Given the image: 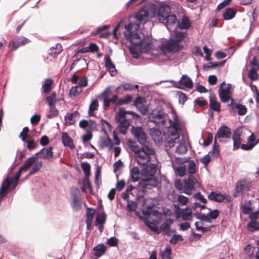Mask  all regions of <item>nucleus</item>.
<instances>
[{"label": "nucleus", "mask_w": 259, "mask_h": 259, "mask_svg": "<svg viewBox=\"0 0 259 259\" xmlns=\"http://www.w3.org/2000/svg\"><path fill=\"white\" fill-rule=\"evenodd\" d=\"M131 132L135 139L143 146L140 148L136 143L133 142L130 145L131 149L135 153L138 164L144 165L150 160V156L152 155L154 151L148 146L145 145L147 143V135L142 127L132 126Z\"/></svg>", "instance_id": "f257e3e1"}, {"label": "nucleus", "mask_w": 259, "mask_h": 259, "mask_svg": "<svg viewBox=\"0 0 259 259\" xmlns=\"http://www.w3.org/2000/svg\"><path fill=\"white\" fill-rule=\"evenodd\" d=\"M134 26H135L136 30H138L139 28V25L131 23L128 25H125L124 28L126 30L124 31V34L125 37L128 40L132 45L138 47L141 44L143 39H142L139 34L132 30Z\"/></svg>", "instance_id": "f03ea898"}, {"label": "nucleus", "mask_w": 259, "mask_h": 259, "mask_svg": "<svg viewBox=\"0 0 259 259\" xmlns=\"http://www.w3.org/2000/svg\"><path fill=\"white\" fill-rule=\"evenodd\" d=\"M181 131L179 123L176 120L172 126L168 127L167 131L164 134L165 141L167 144H172L178 142L180 136L179 133Z\"/></svg>", "instance_id": "7ed1b4c3"}, {"label": "nucleus", "mask_w": 259, "mask_h": 259, "mask_svg": "<svg viewBox=\"0 0 259 259\" xmlns=\"http://www.w3.org/2000/svg\"><path fill=\"white\" fill-rule=\"evenodd\" d=\"M166 114L161 109H154L148 115L149 121L156 126H162L166 121Z\"/></svg>", "instance_id": "20e7f679"}, {"label": "nucleus", "mask_w": 259, "mask_h": 259, "mask_svg": "<svg viewBox=\"0 0 259 259\" xmlns=\"http://www.w3.org/2000/svg\"><path fill=\"white\" fill-rule=\"evenodd\" d=\"M124 112L119 111L115 116V121L118 123V130L120 133L125 135L127 133L128 127L130 126L131 119L124 116Z\"/></svg>", "instance_id": "39448f33"}, {"label": "nucleus", "mask_w": 259, "mask_h": 259, "mask_svg": "<svg viewBox=\"0 0 259 259\" xmlns=\"http://www.w3.org/2000/svg\"><path fill=\"white\" fill-rule=\"evenodd\" d=\"M184 187L183 193L187 195L192 194L193 191L200 187L199 183L196 178L193 175H189L188 178L184 181Z\"/></svg>", "instance_id": "423d86ee"}, {"label": "nucleus", "mask_w": 259, "mask_h": 259, "mask_svg": "<svg viewBox=\"0 0 259 259\" xmlns=\"http://www.w3.org/2000/svg\"><path fill=\"white\" fill-rule=\"evenodd\" d=\"M207 209L209 210V212L206 214L196 212L194 215L197 219L201 221L211 223L212 222L213 220L218 218L220 215V211L217 209L213 210L210 208Z\"/></svg>", "instance_id": "0eeeda50"}, {"label": "nucleus", "mask_w": 259, "mask_h": 259, "mask_svg": "<svg viewBox=\"0 0 259 259\" xmlns=\"http://www.w3.org/2000/svg\"><path fill=\"white\" fill-rule=\"evenodd\" d=\"M251 182L246 180L238 181L235 185L233 196L236 197L242 195L243 193L248 191L251 188Z\"/></svg>", "instance_id": "6e6552de"}, {"label": "nucleus", "mask_w": 259, "mask_h": 259, "mask_svg": "<svg viewBox=\"0 0 259 259\" xmlns=\"http://www.w3.org/2000/svg\"><path fill=\"white\" fill-rule=\"evenodd\" d=\"M183 48V45L170 39L162 46L161 49L164 53L174 54L181 50Z\"/></svg>", "instance_id": "1a4fd4ad"}, {"label": "nucleus", "mask_w": 259, "mask_h": 259, "mask_svg": "<svg viewBox=\"0 0 259 259\" xmlns=\"http://www.w3.org/2000/svg\"><path fill=\"white\" fill-rule=\"evenodd\" d=\"M161 22L166 27L170 33L174 30H176L179 25V21L174 14H170L165 18V20Z\"/></svg>", "instance_id": "9d476101"}, {"label": "nucleus", "mask_w": 259, "mask_h": 259, "mask_svg": "<svg viewBox=\"0 0 259 259\" xmlns=\"http://www.w3.org/2000/svg\"><path fill=\"white\" fill-rule=\"evenodd\" d=\"M174 86L178 89L185 90L192 89L193 83L191 78L186 74H184L178 81H174Z\"/></svg>", "instance_id": "9b49d317"}, {"label": "nucleus", "mask_w": 259, "mask_h": 259, "mask_svg": "<svg viewBox=\"0 0 259 259\" xmlns=\"http://www.w3.org/2000/svg\"><path fill=\"white\" fill-rule=\"evenodd\" d=\"M225 81H223L220 85V88L219 89V96L220 98L221 101L223 103H227L228 102L231 97V84L230 83H228L227 84V87L223 88L222 86L224 85Z\"/></svg>", "instance_id": "f8f14e48"}, {"label": "nucleus", "mask_w": 259, "mask_h": 259, "mask_svg": "<svg viewBox=\"0 0 259 259\" xmlns=\"http://www.w3.org/2000/svg\"><path fill=\"white\" fill-rule=\"evenodd\" d=\"M146 103V101L144 97L138 96L134 101V105L142 114L145 115L148 112V109Z\"/></svg>", "instance_id": "ddd939ff"}, {"label": "nucleus", "mask_w": 259, "mask_h": 259, "mask_svg": "<svg viewBox=\"0 0 259 259\" xmlns=\"http://www.w3.org/2000/svg\"><path fill=\"white\" fill-rule=\"evenodd\" d=\"M30 40L24 36H19L15 40H11L9 42V47L12 51L16 50L19 47L24 46L28 43Z\"/></svg>", "instance_id": "4468645a"}, {"label": "nucleus", "mask_w": 259, "mask_h": 259, "mask_svg": "<svg viewBox=\"0 0 259 259\" xmlns=\"http://www.w3.org/2000/svg\"><path fill=\"white\" fill-rule=\"evenodd\" d=\"M232 133L231 129L226 125H221L215 135L214 139L230 138L231 137Z\"/></svg>", "instance_id": "2eb2a0df"}, {"label": "nucleus", "mask_w": 259, "mask_h": 259, "mask_svg": "<svg viewBox=\"0 0 259 259\" xmlns=\"http://www.w3.org/2000/svg\"><path fill=\"white\" fill-rule=\"evenodd\" d=\"M171 13V7L168 5H161L158 8L157 16L159 21L165 20V18Z\"/></svg>", "instance_id": "dca6fc26"}, {"label": "nucleus", "mask_w": 259, "mask_h": 259, "mask_svg": "<svg viewBox=\"0 0 259 259\" xmlns=\"http://www.w3.org/2000/svg\"><path fill=\"white\" fill-rule=\"evenodd\" d=\"M71 198L72 199V207L75 211H78L81 209L82 204L80 202V192L78 189H76L75 192L71 193Z\"/></svg>", "instance_id": "f3484780"}, {"label": "nucleus", "mask_w": 259, "mask_h": 259, "mask_svg": "<svg viewBox=\"0 0 259 259\" xmlns=\"http://www.w3.org/2000/svg\"><path fill=\"white\" fill-rule=\"evenodd\" d=\"M209 200L214 201L217 202H222L225 199H227V201H230L231 198L230 196L227 195L225 194H222L218 193L216 191H212L208 196Z\"/></svg>", "instance_id": "a211bd4d"}, {"label": "nucleus", "mask_w": 259, "mask_h": 259, "mask_svg": "<svg viewBox=\"0 0 259 259\" xmlns=\"http://www.w3.org/2000/svg\"><path fill=\"white\" fill-rule=\"evenodd\" d=\"M35 155L38 157V158L50 159L53 156V147L49 146L47 148H42L39 151L36 152Z\"/></svg>", "instance_id": "6ab92c4d"}, {"label": "nucleus", "mask_w": 259, "mask_h": 259, "mask_svg": "<svg viewBox=\"0 0 259 259\" xmlns=\"http://www.w3.org/2000/svg\"><path fill=\"white\" fill-rule=\"evenodd\" d=\"M170 147H174L176 145V152L180 154H184L187 151V148L185 145L183 139L180 141L179 138V141L174 142L172 144H168Z\"/></svg>", "instance_id": "aec40b11"}, {"label": "nucleus", "mask_w": 259, "mask_h": 259, "mask_svg": "<svg viewBox=\"0 0 259 259\" xmlns=\"http://www.w3.org/2000/svg\"><path fill=\"white\" fill-rule=\"evenodd\" d=\"M157 171V165L153 163L147 165L142 169V174L145 176L154 177Z\"/></svg>", "instance_id": "412c9836"}, {"label": "nucleus", "mask_w": 259, "mask_h": 259, "mask_svg": "<svg viewBox=\"0 0 259 259\" xmlns=\"http://www.w3.org/2000/svg\"><path fill=\"white\" fill-rule=\"evenodd\" d=\"M106 69L110 72L111 76H114L116 74V70L115 65L112 62L109 55L106 56L104 59Z\"/></svg>", "instance_id": "4be33fe9"}, {"label": "nucleus", "mask_w": 259, "mask_h": 259, "mask_svg": "<svg viewBox=\"0 0 259 259\" xmlns=\"http://www.w3.org/2000/svg\"><path fill=\"white\" fill-rule=\"evenodd\" d=\"M157 182V179L154 176L143 179L141 184L146 188L150 189L151 187L156 186Z\"/></svg>", "instance_id": "5701e85b"}, {"label": "nucleus", "mask_w": 259, "mask_h": 259, "mask_svg": "<svg viewBox=\"0 0 259 259\" xmlns=\"http://www.w3.org/2000/svg\"><path fill=\"white\" fill-rule=\"evenodd\" d=\"M154 45L151 40L143 39L141 44L138 47L139 49L143 53H147L151 50L153 49Z\"/></svg>", "instance_id": "b1692460"}, {"label": "nucleus", "mask_w": 259, "mask_h": 259, "mask_svg": "<svg viewBox=\"0 0 259 259\" xmlns=\"http://www.w3.org/2000/svg\"><path fill=\"white\" fill-rule=\"evenodd\" d=\"M174 223V220L172 219H166L164 223L160 226V230L166 236H169V231L170 229L171 225Z\"/></svg>", "instance_id": "393cba45"}, {"label": "nucleus", "mask_w": 259, "mask_h": 259, "mask_svg": "<svg viewBox=\"0 0 259 259\" xmlns=\"http://www.w3.org/2000/svg\"><path fill=\"white\" fill-rule=\"evenodd\" d=\"M180 218H182L184 221H190L192 219V212L190 207H186L182 210L180 213Z\"/></svg>", "instance_id": "a878e982"}, {"label": "nucleus", "mask_w": 259, "mask_h": 259, "mask_svg": "<svg viewBox=\"0 0 259 259\" xmlns=\"http://www.w3.org/2000/svg\"><path fill=\"white\" fill-rule=\"evenodd\" d=\"M62 141L65 146H67L71 149L74 148L72 139L66 132H63L62 133Z\"/></svg>", "instance_id": "bb28decb"}, {"label": "nucleus", "mask_w": 259, "mask_h": 259, "mask_svg": "<svg viewBox=\"0 0 259 259\" xmlns=\"http://www.w3.org/2000/svg\"><path fill=\"white\" fill-rule=\"evenodd\" d=\"M62 47L61 44L58 43L56 45L55 47H53L49 51L48 54L55 58L57 57L62 51Z\"/></svg>", "instance_id": "cd10ccee"}, {"label": "nucleus", "mask_w": 259, "mask_h": 259, "mask_svg": "<svg viewBox=\"0 0 259 259\" xmlns=\"http://www.w3.org/2000/svg\"><path fill=\"white\" fill-rule=\"evenodd\" d=\"M107 247L103 244H98L94 247V255L99 257L103 255L106 250Z\"/></svg>", "instance_id": "c85d7f7f"}, {"label": "nucleus", "mask_w": 259, "mask_h": 259, "mask_svg": "<svg viewBox=\"0 0 259 259\" xmlns=\"http://www.w3.org/2000/svg\"><path fill=\"white\" fill-rule=\"evenodd\" d=\"M209 98L210 108L214 111L220 112L221 111V105L220 103L216 101L215 98L213 95H210Z\"/></svg>", "instance_id": "c756f323"}, {"label": "nucleus", "mask_w": 259, "mask_h": 259, "mask_svg": "<svg viewBox=\"0 0 259 259\" xmlns=\"http://www.w3.org/2000/svg\"><path fill=\"white\" fill-rule=\"evenodd\" d=\"M138 85L133 84L128 82H122L117 88V90L123 89L125 91H131L138 89Z\"/></svg>", "instance_id": "7c9ffc66"}, {"label": "nucleus", "mask_w": 259, "mask_h": 259, "mask_svg": "<svg viewBox=\"0 0 259 259\" xmlns=\"http://www.w3.org/2000/svg\"><path fill=\"white\" fill-rule=\"evenodd\" d=\"M99 103L97 100H93L89 106L88 111V115L90 117L94 116L95 114L94 112L97 111L98 109Z\"/></svg>", "instance_id": "2f4dec72"}, {"label": "nucleus", "mask_w": 259, "mask_h": 259, "mask_svg": "<svg viewBox=\"0 0 259 259\" xmlns=\"http://www.w3.org/2000/svg\"><path fill=\"white\" fill-rule=\"evenodd\" d=\"M235 10L232 8H227L223 13V16L225 20H229L233 19L236 15Z\"/></svg>", "instance_id": "473e14b6"}, {"label": "nucleus", "mask_w": 259, "mask_h": 259, "mask_svg": "<svg viewBox=\"0 0 259 259\" xmlns=\"http://www.w3.org/2000/svg\"><path fill=\"white\" fill-rule=\"evenodd\" d=\"M136 19L141 22L146 21L148 18V13L147 11L142 10L139 11L135 16Z\"/></svg>", "instance_id": "72a5a7b5"}, {"label": "nucleus", "mask_w": 259, "mask_h": 259, "mask_svg": "<svg viewBox=\"0 0 259 259\" xmlns=\"http://www.w3.org/2000/svg\"><path fill=\"white\" fill-rule=\"evenodd\" d=\"M171 36H172V38L170 39L177 42L180 44L184 38V34L182 32L177 31L176 30H174L171 33H170Z\"/></svg>", "instance_id": "f704fd0d"}, {"label": "nucleus", "mask_w": 259, "mask_h": 259, "mask_svg": "<svg viewBox=\"0 0 259 259\" xmlns=\"http://www.w3.org/2000/svg\"><path fill=\"white\" fill-rule=\"evenodd\" d=\"M53 83V80L52 79L49 78L47 79L44 83L42 85V91H41V93H48L52 89V85Z\"/></svg>", "instance_id": "c9c22d12"}, {"label": "nucleus", "mask_w": 259, "mask_h": 259, "mask_svg": "<svg viewBox=\"0 0 259 259\" xmlns=\"http://www.w3.org/2000/svg\"><path fill=\"white\" fill-rule=\"evenodd\" d=\"M109 26L107 25H105L101 27H99L97 28L95 32H94V34H100V36L101 38H108L110 33L108 32H105L103 33H101V31L106 30L108 28Z\"/></svg>", "instance_id": "e433bc0d"}, {"label": "nucleus", "mask_w": 259, "mask_h": 259, "mask_svg": "<svg viewBox=\"0 0 259 259\" xmlns=\"http://www.w3.org/2000/svg\"><path fill=\"white\" fill-rule=\"evenodd\" d=\"M131 179L133 182H137L139 179V175H140L139 168L138 166H134L130 171Z\"/></svg>", "instance_id": "4c0bfd02"}, {"label": "nucleus", "mask_w": 259, "mask_h": 259, "mask_svg": "<svg viewBox=\"0 0 259 259\" xmlns=\"http://www.w3.org/2000/svg\"><path fill=\"white\" fill-rule=\"evenodd\" d=\"M106 215L104 212L99 213L96 218V226L103 225L106 222Z\"/></svg>", "instance_id": "58836bf2"}, {"label": "nucleus", "mask_w": 259, "mask_h": 259, "mask_svg": "<svg viewBox=\"0 0 259 259\" xmlns=\"http://www.w3.org/2000/svg\"><path fill=\"white\" fill-rule=\"evenodd\" d=\"M59 114V111L56 108L55 106H50L47 113V117L49 118H53L57 117Z\"/></svg>", "instance_id": "ea45409f"}, {"label": "nucleus", "mask_w": 259, "mask_h": 259, "mask_svg": "<svg viewBox=\"0 0 259 259\" xmlns=\"http://www.w3.org/2000/svg\"><path fill=\"white\" fill-rule=\"evenodd\" d=\"M171 249L170 246L167 245L161 253V259H171Z\"/></svg>", "instance_id": "a19ab883"}, {"label": "nucleus", "mask_w": 259, "mask_h": 259, "mask_svg": "<svg viewBox=\"0 0 259 259\" xmlns=\"http://www.w3.org/2000/svg\"><path fill=\"white\" fill-rule=\"evenodd\" d=\"M187 166L186 165H181L176 168V174L179 177L184 176L186 173Z\"/></svg>", "instance_id": "79ce46f5"}, {"label": "nucleus", "mask_w": 259, "mask_h": 259, "mask_svg": "<svg viewBox=\"0 0 259 259\" xmlns=\"http://www.w3.org/2000/svg\"><path fill=\"white\" fill-rule=\"evenodd\" d=\"M37 158H38V157L36 156L35 155V156L30 157L25 161L24 163L21 166L25 169V171H26V168L34 163Z\"/></svg>", "instance_id": "37998d69"}, {"label": "nucleus", "mask_w": 259, "mask_h": 259, "mask_svg": "<svg viewBox=\"0 0 259 259\" xmlns=\"http://www.w3.org/2000/svg\"><path fill=\"white\" fill-rule=\"evenodd\" d=\"M247 228L250 231L254 232L259 230V222L252 221L247 224Z\"/></svg>", "instance_id": "c03bdc74"}, {"label": "nucleus", "mask_w": 259, "mask_h": 259, "mask_svg": "<svg viewBox=\"0 0 259 259\" xmlns=\"http://www.w3.org/2000/svg\"><path fill=\"white\" fill-rule=\"evenodd\" d=\"M235 109L237 110V113L239 115H244L246 114L247 111V109L245 106L240 104H236Z\"/></svg>", "instance_id": "a18cd8bd"}, {"label": "nucleus", "mask_w": 259, "mask_h": 259, "mask_svg": "<svg viewBox=\"0 0 259 259\" xmlns=\"http://www.w3.org/2000/svg\"><path fill=\"white\" fill-rule=\"evenodd\" d=\"M257 69L252 67L248 73L249 78L252 81L256 80L258 78L259 75L257 72Z\"/></svg>", "instance_id": "49530a36"}, {"label": "nucleus", "mask_w": 259, "mask_h": 259, "mask_svg": "<svg viewBox=\"0 0 259 259\" xmlns=\"http://www.w3.org/2000/svg\"><path fill=\"white\" fill-rule=\"evenodd\" d=\"M81 168L83 171L85 177L90 175L91 165L89 163L84 162L81 163Z\"/></svg>", "instance_id": "de8ad7c7"}, {"label": "nucleus", "mask_w": 259, "mask_h": 259, "mask_svg": "<svg viewBox=\"0 0 259 259\" xmlns=\"http://www.w3.org/2000/svg\"><path fill=\"white\" fill-rule=\"evenodd\" d=\"M25 142L27 143L26 148L30 151L34 150L38 146V144L35 142L34 140H28Z\"/></svg>", "instance_id": "09e8293b"}, {"label": "nucleus", "mask_w": 259, "mask_h": 259, "mask_svg": "<svg viewBox=\"0 0 259 259\" xmlns=\"http://www.w3.org/2000/svg\"><path fill=\"white\" fill-rule=\"evenodd\" d=\"M43 163L42 161H37L35 163L34 166L32 167L31 170L30 171L29 173V175H32L34 174L35 172L38 171L42 166Z\"/></svg>", "instance_id": "8fccbe9b"}, {"label": "nucleus", "mask_w": 259, "mask_h": 259, "mask_svg": "<svg viewBox=\"0 0 259 259\" xmlns=\"http://www.w3.org/2000/svg\"><path fill=\"white\" fill-rule=\"evenodd\" d=\"M82 92V89L78 85L73 87L70 90V95L73 97H76Z\"/></svg>", "instance_id": "3c124183"}, {"label": "nucleus", "mask_w": 259, "mask_h": 259, "mask_svg": "<svg viewBox=\"0 0 259 259\" xmlns=\"http://www.w3.org/2000/svg\"><path fill=\"white\" fill-rule=\"evenodd\" d=\"M48 103L49 107L55 106V103L56 102V93H53L50 96L47 97L46 99Z\"/></svg>", "instance_id": "603ef678"}, {"label": "nucleus", "mask_w": 259, "mask_h": 259, "mask_svg": "<svg viewBox=\"0 0 259 259\" xmlns=\"http://www.w3.org/2000/svg\"><path fill=\"white\" fill-rule=\"evenodd\" d=\"M150 134L153 140H159V137L161 136V133L159 130L153 128L150 130Z\"/></svg>", "instance_id": "864d4df0"}, {"label": "nucleus", "mask_w": 259, "mask_h": 259, "mask_svg": "<svg viewBox=\"0 0 259 259\" xmlns=\"http://www.w3.org/2000/svg\"><path fill=\"white\" fill-rule=\"evenodd\" d=\"M191 24L189 20L187 18H184L182 20L181 24H179L178 27L180 29H188L190 27Z\"/></svg>", "instance_id": "5fc2aeb1"}, {"label": "nucleus", "mask_w": 259, "mask_h": 259, "mask_svg": "<svg viewBox=\"0 0 259 259\" xmlns=\"http://www.w3.org/2000/svg\"><path fill=\"white\" fill-rule=\"evenodd\" d=\"M196 164L194 160H190L188 164V166L187 167L188 170L189 175H192L195 174L196 172L195 168Z\"/></svg>", "instance_id": "6e6d98bb"}, {"label": "nucleus", "mask_w": 259, "mask_h": 259, "mask_svg": "<svg viewBox=\"0 0 259 259\" xmlns=\"http://www.w3.org/2000/svg\"><path fill=\"white\" fill-rule=\"evenodd\" d=\"M11 184V182L9 180V178L7 177L4 181H3L2 185L1 186L0 190L1 191L5 192V191L8 189V188L10 186Z\"/></svg>", "instance_id": "4d7b16f0"}, {"label": "nucleus", "mask_w": 259, "mask_h": 259, "mask_svg": "<svg viewBox=\"0 0 259 259\" xmlns=\"http://www.w3.org/2000/svg\"><path fill=\"white\" fill-rule=\"evenodd\" d=\"M207 104V101L202 98H197L194 101V106H199L200 107H203Z\"/></svg>", "instance_id": "13d9d810"}, {"label": "nucleus", "mask_w": 259, "mask_h": 259, "mask_svg": "<svg viewBox=\"0 0 259 259\" xmlns=\"http://www.w3.org/2000/svg\"><path fill=\"white\" fill-rule=\"evenodd\" d=\"M137 204L136 202L133 200H128L127 207L131 211H134L137 208Z\"/></svg>", "instance_id": "bf43d9fd"}, {"label": "nucleus", "mask_w": 259, "mask_h": 259, "mask_svg": "<svg viewBox=\"0 0 259 259\" xmlns=\"http://www.w3.org/2000/svg\"><path fill=\"white\" fill-rule=\"evenodd\" d=\"M194 198L199 200L201 202L205 204L207 202V199L204 197L201 193L199 192L195 194L193 196Z\"/></svg>", "instance_id": "052dcab7"}, {"label": "nucleus", "mask_w": 259, "mask_h": 259, "mask_svg": "<svg viewBox=\"0 0 259 259\" xmlns=\"http://www.w3.org/2000/svg\"><path fill=\"white\" fill-rule=\"evenodd\" d=\"M178 201L180 205H184L188 202L189 199L187 197L180 195L178 197Z\"/></svg>", "instance_id": "680f3d73"}, {"label": "nucleus", "mask_w": 259, "mask_h": 259, "mask_svg": "<svg viewBox=\"0 0 259 259\" xmlns=\"http://www.w3.org/2000/svg\"><path fill=\"white\" fill-rule=\"evenodd\" d=\"M179 240H180L181 241L183 240L182 236H181L179 234H174V235L170 239L169 242L171 244L175 245V244H176L178 242V241Z\"/></svg>", "instance_id": "e2e57ef3"}, {"label": "nucleus", "mask_w": 259, "mask_h": 259, "mask_svg": "<svg viewBox=\"0 0 259 259\" xmlns=\"http://www.w3.org/2000/svg\"><path fill=\"white\" fill-rule=\"evenodd\" d=\"M136 46L132 45L129 48V51L131 54L133 55V56L134 58H138L139 57V53L137 51L136 48Z\"/></svg>", "instance_id": "0e129e2a"}, {"label": "nucleus", "mask_w": 259, "mask_h": 259, "mask_svg": "<svg viewBox=\"0 0 259 259\" xmlns=\"http://www.w3.org/2000/svg\"><path fill=\"white\" fill-rule=\"evenodd\" d=\"M95 211L91 208H88L87 212V217L85 220H89V221H93Z\"/></svg>", "instance_id": "69168bd1"}, {"label": "nucleus", "mask_w": 259, "mask_h": 259, "mask_svg": "<svg viewBox=\"0 0 259 259\" xmlns=\"http://www.w3.org/2000/svg\"><path fill=\"white\" fill-rule=\"evenodd\" d=\"M107 243L110 246H116L118 243V239L115 237H111L108 240Z\"/></svg>", "instance_id": "338daca9"}, {"label": "nucleus", "mask_w": 259, "mask_h": 259, "mask_svg": "<svg viewBox=\"0 0 259 259\" xmlns=\"http://www.w3.org/2000/svg\"><path fill=\"white\" fill-rule=\"evenodd\" d=\"M103 146L104 147H109L111 149L113 148V142L111 139L107 138L103 140Z\"/></svg>", "instance_id": "774afa93"}]
</instances>
